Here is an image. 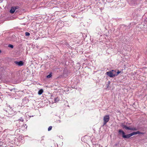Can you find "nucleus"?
Wrapping results in <instances>:
<instances>
[{
    "instance_id": "obj_1",
    "label": "nucleus",
    "mask_w": 147,
    "mask_h": 147,
    "mask_svg": "<svg viewBox=\"0 0 147 147\" xmlns=\"http://www.w3.org/2000/svg\"><path fill=\"white\" fill-rule=\"evenodd\" d=\"M110 119V117L109 115H107L105 116L104 117L103 120V126L105 125L109 121Z\"/></svg>"
},
{
    "instance_id": "obj_2",
    "label": "nucleus",
    "mask_w": 147,
    "mask_h": 147,
    "mask_svg": "<svg viewBox=\"0 0 147 147\" xmlns=\"http://www.w3.org/2000/svg\"><path fill=\"white\" fill-rule=\"evenodd\" d=\"M119 134H122V137L124 138H129L128 134L125 135V133L124 131L121 129H119L118 131Z\"/></svg>"
},
{
    "instance_id": "obj_3",
    "label": "nucleus",
    "mask_w": 147,
    "mask_h": 147,
    "mask_svg": "<svg viewBox=\"0 0 147 147\" xmlns=\"http://www.w3.org/2000/svg\"><path fill=\"white\" fill-rule=\"evenodd\" d=\"M114 72L115 71L114 70H112V71H109L107 72V74L110 77H113L115 76V74H114Z\"/></svg>"
},
{
    "instance_id": "obj_4",
    "label": "nucleus",
    "mask_w": 147,
    "mask_h": 147,
    "mask_svg": "<svg viewBox=\"0 0 147 147\" xmlns=\"http://www.w3.org/2000/svg\"><path fill=\"white\" fill-rule=\"evenodd\" d=\"M14 63L17 65L19 66H22L24 65V63L22 61H14Z\"/></svg>"
},
{
    "instance_id": "obj_5",
    "label": "nucleus",
    "mask_w": 147,
    "mask_h": 147,
    "mask_svg": "<svg viewBox=\"0 0 147 147\" xmlns=\"http://www.w3.org/2000/svg\"><path fill=\"white\" fill-rule=\"evenodd\" d=\"M16 38L15 36L14 35H12V36H9L7 38V39L8 40L14 41L15 40Z\"/></svg>"
},
{
    "instance_id": "obj_6",
    "label": "nucleus",
    "mask_w": 147,
    "mask_h": 147,
    "mask_svg": "<svg viewBox=\"0 0 147 147\" xmlns=\"http://www.w3.org/2000/svg\"><path fill=\"white\" fill-rule=\"evenodd\" d=\"M121 127L123 129H125L126 130H130V127H127L123 124H122Z\"/></svg>"
},
{
    "instance_id": "obj_7",
    "label": "nucleus",
    "mask_w": 147,
    "mask_h": 147,
    "mask_svg": "<svg viewBox=\"0 0 147 147\" xmlns=\"http://www.w3.org/2000/svg\"><path fill=\"white\" fill-rule=\"evenodd\" d=\"M139 132H138V131H134L131 134H128V136H129V138H130L131 136L134 135H135V134H138V133Z\"/></svg>"
},
{
    "instance_id": "obj_8",
    "label": "nucleus",
    "mask_w": 147,
    "mask_h": 147,
    "mask_svg": "<svg viewBox=\"0 0 147 147\" xmlns=\"http://www.w3.org/2000/svg\"><path fill=\"white\" fill-rule=\"evenodd\" d=\"M15 11V9L13 7H11L10 10V13H13Z\"/></svg>"
},
{
    "instance_id": "obj_9",
    "label": "nucleus",
    "mask_w": 147,
    "mask_h": 147,
    "mask_svg": "<svg viewBox=\"0 0 147 147\" xmlns=\"http://www.w3.org/2000/svg\"><path fill=\"white\" fill-rule=\"evenodd\" d=\"M8 113H9V115L7 116L9 117H11V116L10 115H13V114H14V111H8Z\"/></svg>"
},
{
    "instance_id": "obj_10",
    "label": "nucleus",
    "mask_w": 147,
    "mask_h": 147,
    "mask_svg": "<svg viewBox=\"0 0 147 147\" xmlns=\"http://www.w3.org/2000/svg\"><path fill=\"white\" fill-rule=\"evenodd\" d=\"M43 91L42 89H41L39 90L38 92V94L40 95L41 94L43 93Z\"/></svg>"
},
{
    "instance_id": "obj_11",
    "label": "nucleus",
    "mask_w": 147,
    "mask_h": 147,
    "mask_svg": "<svg viewBox=\"0 0 147 147\" xmlns=\"http://www.w3.org/2000/svg\"><path fill=\"white\" fill-rule=\"evenodd\" d=\"M138 129L136 127H130V130L132 131H136Z\"/></svg>"
},
{
    "instance_id": "obj_12",
    "label": "nucleus",
    "mask_w": 147,
    "mask_h": 147,
    "mask_svg": "<svg viewBox=\"0 0 147 147\" xmlns=\"http://www.w3.org/2000/svg\"><path fill=\"white\" fill-rule=\"evenodd\" d=\"M59 100V98L58 97H57L56 98H55L54 99V101L55 102H56L58 101Z\"/></svg>"
},
{
    "instance_id": "obj_13",
    "label": "nucleus",
    "mask_w": 147,
    "mask_h": 147,
    "mask_svg": "<svg viewBox=\"0 0 147 147\" xmlns=\"http://www.w3.org/2000/svg\"><path fill=\"white\" fill-rule=\"evenodd\" d=\"M52 73H50L47 76V78H50L52 76Z\"/></svg>"
},
{
    "instance_id": "obj_14",
    "label": "nucleus",
    "mask_w": 147,
    "mask_h": 147,
    "mask_svg": "<svg viewBox=\"0 0 147 147\" xmlns=\"http://www.w3.org/2000/svg\"><path fill=\"white\" fill-rule=\"evenodd\" d=\"M18 121H21V122H23L24 121V120L23 119V118L22 117H20V119H18Z\"/></svg>"
},
{
    "instance_id": "obj_15",
    "label": "nucleus",
    "mask_w": 147,
    "mask_h": 147,
    "mask_svg": "<svg viewBox=\"0 0 147 147\" xmlns=\"http://www.w3.org/2000/svg\"><path fill=\"white\" fill-rule=\"evenodd\" d=\"M52 126H49V128H48V131H50V130H51L52 129Z\"/></svg>"
},
{
    "instance_id": "obj_16",
    "label": "nucleus",
    "mask_w": 147,
    "mask_h": 147,
    "mask_svg": "<svg viewBox=\"0 0 147 147\" xmlns=\"http://www.w3.org/2000/svg\"><path fill=\"white\" fill-rule=\"evenodd\" d=\"M25 35L26 36H29L30 35V34L28 32H26L25 33Z\"/></svg>"
},
{
    "instance_id": "obj_17",
    "label": "nucleus",
    "mask_w": 147,
    "mask_h": 147,
    "mask_svg": "<svg viewBox=\"0 0 147 147\" xmlns=\"http://www.w3.org/2000/svg\"><path fill=\"white\" fill-rule=\"evenodd\" d=\"M9 47H10L11 48H13V46L12 45L9 44L8 46Z\"/></svg>"
},
{
    "instance_id": "obj_18",
    "label": "nucleus",
    "mask_w": 147,
    "mask_h": 147,
    "mask_svg": "<svg viewBox=\"0 0 147 147\" xmlns=\"http://www.w3.org/2000/svg\"><path fill=\"white\" fill-rule=\"evenodd\" d=\"M15 9V10L16 9H18L19 8V7L18 6H16L15 7H13Z\"/></svg>"
},
{
    "instance_id": "obj_19",
    "label": "nucleus",
    "mask_w": 147,
    "mask_h": 147,
    "mask_svg": "<svg viewBox=\"0 0 147 147\" xmlns=\"http://www.w3.org/2000/svg\"><path fill=\"white\" fill-rule=\"evenodd\" d=\"M138 132H139L138 134H144V133L140 132L139 131H138Z\"/></svg>"
},
{
    "instance_id": "obj_20",
    "label": "nucleus",
    "mask_w": 147,
    "mask_h": 147,
    "mask_svg": "<svg viewBox=\"0 0 147 147\" xmlns=\"http://www.w3.org/2000/svg\"><path fill=\"white\" fill-rule=\"evenodd\" d=\"M121 72L120 71H118L117 73L116 74H115V76H117L118 74H119Z\"/></svg>"
},
{
    "instance_id": "obj_21",
    "label": "nucleus",
    "mask_w": 147,
    "mask_h": 147,
    "mask_svg": "<svg viewBox=\"0 0 147 147\" xmlns=\"http://www.w3.org/2000/svg\"><path fill=\"white\" fill-rule=\"evenodd\" d=\"M109 83L108 84H107V88H108L109 86Z\"/></svg>"
},
{
    "instance_id": "obj_22",
    "label": "nucleus",
    "mask_w": 147,
    "mask_h": 147,
    "mask_svg": "<svg viewBox=\"0 0 147 147\" xmlns=\"http://www.w3.org/2000/svg\"><path fill=\"white\" fill-rule=\"evenodd\" d=\"M43 140H44L43 137H42L41 138V141Z\"/></svg>"
},
{
    "instance_id": "obj_23",
    "label": "nucleus",
    "mask_w": 147,
    "mask_h": 147,
    "mask_svg": "<svg viewBox=\"0 0 147 147\" xmlns=\"http://www.w3.org/2000/svg\"><path fill=\"white\" fill-rule=\"evenodd\" d=\"M13 89L15 90V89L14 88V89H10V90L11 91H12L13 90Z\"/></svg>"
},
{
    "instance_id": "obj_24",
    "label": "nucleus",
    "mask_w": 147,
    "mask_h": 147,
    "mask_svg": "<svg viewBox=\"0 0 147 147\" xmlns=\"http://www.w3.org/2000/svg\"><path fill=\"white\" fill-rule=\"evenodd\" d=\"M122 26L123 27H124L125 26V27H126V26H125V25H122Z\"/></svg>"
},
{
    "instance_id": "obj_25",
    "label": "nucleus",
    "mask_w": 147,
    "mask_h": 147,
    "mask_svg": "<svg viewBox=\"0 0 147 147\" xmlns=\"http://www.w3.org/2000/svg\"><path fill=\"white\" fill-rule=\"evenodd\" d=\"M1 50H0V53H1Z\"/></svg>"
}]
</instances>
